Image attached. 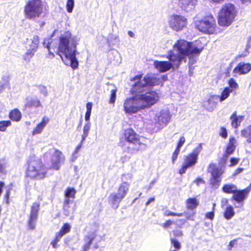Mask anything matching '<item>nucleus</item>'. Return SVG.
<instances>
[{
	"instance_id": "nucleus-60",
	"label": "nucleus",
	"mask_w": 251,
	"mask_h": 251,
	"mask_svg": "<svg viewBox=\"0 0 251 251\" xmlns=\"http://www.w3.org/2000/svg\"><path fill=\"white\" fill-rule=\"evenodd\" d=\"M228 203L227 199L224 198L221 201V207L223 208L224 206Z\"/></svg>"
},
{
	"instance_id": "nucleus-3",
	"label": "nucleus",
	"mask_w": 251,
	"mask_h": 251,
	"mask_svg": "<svg viewBox=\"0 0 251 251\" xmlns=\"http://www.w3.org/2000/svg\"><path fill=\"white\" fill-rule=\"evenodd\" d=\"M173 48L174 50H170L168 52L176 57L180 64L182 61H186L187 56L193 53L199 54L202 50V48L199 49L195 44L184 40H177Z\"/></svg>"
},
{
	"instance_id": "nucleus-35",
	"label": "nucleus",
	"mask_w": 251,
	"mask_h": 251,
	"mask_svg": "<svg viewBox=\"0 0 251 251\" xmlns=\"http://www.w3.org/2000/svg\"><path fill=\"white\" fill-rule=\"evenodd\" d=\"M9 117L12 120L18 121L21 118V114L19 110L16 109L10 112Z\"/></svg>"
},
{
	"instance_id": "nucleus-37",
	"label": "nucleus",
	"mask_w": 251,
	"mask_h": 251,
	"mask_svg": "<svg viewBox=\"0 0 251 251\" xmlns=\"http://www.w3.org/2000/svg\"><path fill=\"white\" fill-rule=\"evenodd\" d=\"M71 229V226L68 224L66 223L64 224L63 226L60 229V231L58 232L63 236L66 233L70 232Z\"/></svg>"
},
{
	"instance_id": "nucleus-25",
	"label": "nucleus",
	"mask_w": 251,
	"mask_h": 251,
	"mask_svg": "<svg viewBox=\"0 0 251 251\" xmlns=\"http://www.w3.org/2000/svg\"><path fill=\"white\" fill-rule=\"evenodd\" d=\"M236 140L234 137H232L229 138V141L227 145L225 152V156L227 157L233 153L236 148Z\"/></svg>"
},
{
	"instance_id": "nucleus-32",
	"label": "nucleus",
	"mask_w": 251,
	"mask_h": 251,
	"mask_svg": "<svg viewBox=\"0 0 251 251\" xmlns=\"http://www.w3.org/2000/svg\"><path fill=\"white\" fill-rule=\"evenodd\" d=\"M91 128V123L90 122H87L84 125L83 128V134L81 136V141L82 143L85 140L86 138L88 136L89 132Z\"/></svg>"
},
{
	"instance_id": "nucleus-29",
	"label": "nucleus",
	"mask_w": 251,
	"mask_h": 251,
	"mask_svg": "<svg viewBox=\"0 0 251 251\" xmlns=\"http://www.w3.org/2000/svg\"><path fill=\"white\" fill-rule=\"evenodd\" d=\"M235 211L232 205H228L225 209L224 216L227 220L231 219L235 215Z\"/></svg>"
},
{
	"instance_id": "nucleus-23",
	"label": "nucleus",
	"mask_w": 251,
	"mask_h": 251,
	"mask_svg": "<svg viewBox=\"0 0 251 251\" xmlns=\"http://www.w3.org/2000/svg\"><path fill=\"white\" fill-rule=\"evenodd\" d=\"M49 122V119L46 116H44L42 120V121L38 124L33 129L32 134L33 135H37L41 133L45 127L47 126Z\"/></svg>"
},
{
	"instance_id": "nucleus-50",
	"label": "nucleus",
	"mask_w": 251,
	"mask_h": 251,
	"mask_svg": "<svg viewBox=\"0 0 251 251\" xmlns=\"http://www.w3.org/2000/svg\"><path fill=\"white\" fill-rule=\"evenodd\" d=\"M220 135L224 138H226L227 137V133L226 129L225 127H222L221 128Z\"/></svg>"
},
{
	"instance_id": "nucleus-19",
	"label": "nucleus",
	"mask_w": 251,
	"mask_h": 251,
	"mask_svg": "<svg viewBox=\"0 0 251 251\" xmlns=\"http://www.w3.org/2000/svg\"><path fill=\"white\" fill-rule=\"evenodd\" d=\"M197 3V0H178V4L181 8L187 12L194 10Z\"/></svg>"
},
{
	"instance_id": "nucleus-43",
	"label": "nucleus",
	"mask_w": 251,
	"mask_h": 251,
	"mask_svg": "<svg viewBox=\"0 0 251 251\" xmlns=\"http://www.w3.org/2000/svg\"><path fill=\"white\" fill-rule=\"evenodd\" d=\"M180 150L176 148L175 151L173 153L172 156V163L174 164L175 161L176 160L178 155L180 152Z\"/></svg>"
},
{
	"instance_id": "nucleus-55",
	"label": "nucleus",
	"mask_w": 251,
	"mask_h": 251,
	"mask_svg": "<svg viewBox=\"0 0 251 251\" xmlns=\"http://www.w3.org/2000/svg\"><path fill=\"white\" fill-rule=\"evenodd\" d=\"M10 195V190L8 189L7 190V191L5 193V196H4V200L5 201L6 203H8V200L9 198Z\"/></svg>"
},
{
	"instance_id": "nucleus-48",
	"label": "nucleus",
	"mask_w": 251,
	"mask_h": 251,
	"mask_svg": "<svg viewBox=\"0 0 251 251\" xmlns=\"http://www.w3.org/2000/svg\"><path fill=\"white\" fill-rule=\"evenodd\" d=\"M228 84L230 86V87L232 88H236L238 87L237 83L235 82L234 79L233 78H231L228 81Z\"/></svg>"
},
{
	"instance_id": "nucleus-17",
	"label": "nucleus",
	"mask_w": 251,
	"mask_h": 251,
	"mask_svg": "<svg viewBox=\"0 0 251 251\" xmlns=\"http://www.w3.org/2000/svg\"><path fill=\"white\" fill-rule=\"evenodd\" d=\"M39 206L40 204L37 202L34 203L31 206L28 221V227L30 229H34L35 228Z\"/></svg>"
},
{
	"instance_id": "nucleus-4",
	"label": "nucleus",
	"mask_w": 251,
	"mask_h": 251,
	"mask_svg": "<svg viewBox=\"0 0 251 251\" xmlns=\"http://www.w3.org/2000/svg\"><path fill=\"white\" fill-rule=\"evenodd\" d=\"M125 141L122 143V148L125 152L132 153L139 151H143L147 148V145L144 143L135 131L132 128H127L125 131Z\"/></svg>"
},
{
	"instance_id": "nucleus-34",
	"label": "nucleus",
	"mask_w": 251,
	"mask_h": 251,
	"mask_svg": "<svg viewBox=\"0 0 251 251\" xmlns=\"http://www.w3.org/2000/svg\"><path fill=\"white\" fill-rule=\"evenodd\" d=\"M242 135L247 139L249 143L251 142V126H250L241 131Z\"/></svg>"
},
{
	"instance_id": "nucleus-61",
	"label": "nucleus",
	"mask_w": 251,
	"mask_h": 251,
	"mask_svg": "<svg viewBox=\"0 0 251 251\" xmlns=\"http://www.w3.org/2000/svg\"><path fill=\"white\" fill-rule=\"evenodd\" d=\"M91 112H86L85 115V120L87 122H89L91 116Z\"/></svg>"
},
{
	"instance_id": "nucleus-63",
	"label": "nucleus",
	"mask_w": 251,
	"mask_h": 251,
	"mask_svg": "<svg viewBox=\"0 0 251 251\" xmlns=\"http://www.w3.org/2000/svg\"><path fill=\"white\" fill-rule=\"evenodd\" d=\"M234 242H235V241L234 240H233V241H231L229 244H228V248L229 250H231L232 248L233 247L234 245Z\"/></svg>"
},
{
	"instance_id": "nucleus-7",
	"label": "nucleus",
	"mask_w": 251,
	"mask_h": 251,
	"mask_svg": "<svg viewBox=\"0 0 251 251\" xmlns=\"http://www.w3.org/2000/svg\"><path fill=\"white\" fill-rule=\"evenodd\" d=\"M129 186V183L122 182L118 188L117 193H113L110 195L109 202L113 208L116 209L118 207L119 203L127 194Z\"/></svg>"
},
{
	"instance_id": "nucleus-9",
	"label": "nucleus",
	"mask_w": 251,
	"mask_h": 251,
	"mask_svg": "<svg viewBox=\"0 0 251 251\" xmlns=\"http://www.w3.org/2000/svg\"><path fill=\"white\" fill-rule=\"evenodd\" d=\"M171 54L168 52L166 55V57L169 60V61L157 60L154 61L153 65L159 72L164 73L171 69L176 70L179 68L180 64L178 62V60L176 59L175 56Z\"/></svg>"
},
{
	"instance_id": "nucleus-59",
	"label": "nucleus",
	"mask_w": 251,
	"mask_h": 251,
	"mask_svg": "<svg viewBox=\"0 0 251 251\" xmlns=\"http://www.w3.org/2000/svg\"><path fill=\"white\" fill-rule=\"evenodd\" d=\"M63 237L62 235L60 234L59 233H57L56 235V237L53 241L58 243L61 239V238Z\"/></svg>"
},
{
	"instance_id": "nucleus-57",
	"label": "nucleus",
	"mask_w": 251,
	"mask_h": 251,
	"mask_svg": "<svg viewBox=\"0 0 251 251\" xmlns=\"http://www.w3.org/2000/svg\"><path fill=\"white\" fill-rule=\"evenodd\" d=\"M92 108V103L91 102H88L86 104V111L91 112Z\"/></svg>"
},
{
	"instance_id": "nucleus-22",
	"label": "nucleus",
	"mask_w": 251,
	"mask_h": 251,
	"mask_svg": "<svg viewBox=\"0 0 251 251\" xmlns=\"http://www.w3.org/2000/svg\"><path fill=\"white\" fill-rule=\"evenodd\" d=\"M73 203V200H64L63 205V213L67 216H69L71 214L73 213L76 209V205L74 204L73 207L70 205Z\"/></svg>"
},
{
	"instance_id": "nucleus-18",
	"label": "nucleus",
	"mask_w": 251,
	"mask_h": 251,
	"mask_svg": "<svg viewBox=\"0 0 251 251\" xmlns=\"http://www.w3.org/2000/svg\"><path fill=\"white\" fill-rule=\"evenodd\" d=\"M251 189L248 187L243 190L237 189L232 197V200L239 203L243 202L248 195Z\"/></svg>"
},
{
	"instance_id": "nucleus-46",
	"label": "nucleus",
	"mask_w": 251,
	"mask_h": 251,
	"mask_svg": "<svg viewBox=\"0 0 251 251\" xmlns=\"http://www.w3.org/2000/svg\"><path fill=\"white\" fill-rule=\"evenodd\" d=\"M171 244L176 250H179L181 248L180 243L175 239H171Z\"/></svg>"
},
{
	"instance_id": "nucleus-45",
	"label": "nucleus",
	"mask_w": 251,
	"mask_h": 251,
	"mask_svg": "<svg viewBox=\"0 0 251 251\" xmlns=\"http://www.w3.org/2000/svg\"><path fill=\"white\" fill-rule=\"evenodd\" d=\"M116 97V90L113 89L111 91V97L109 102L113 103L115 101Z\"/></svg>"
},
{
	"instance_id": "nucleus-8",
	"label": "nucleus",
	"mask_w": 251,
	"mask_h": 251,
	"mask_svg": "<svg viewBox=\"0 0 251 251\" xmlns=\"http://www.w3.org/2000/svg\"><path fill=\"white\" fill-rule=\"evenodd\" d=\"M202 144H199L193 150L192 152L185 156L183 164L179 170V173L182 175L185 173L186 170L191 167H193L198 162V156L202 151Z\"/></svg>"
},
{
	"instance_id": "nucleus-49",
	"label": "nucleus",
	"mask_w": 251,
	"mask_h": 251,
	"mask_svg": "<svg viewBox=\"0 0 251 251\" xmlns=\"http://www.w3.org/2000/svg\"><path fill=\"white\" fill-rule=\"evenodd\" d=\"M189 58V66L191 65L192 67V65L196 62V59L195 55H193V54H191L190 55L188 56Z\"/></svg>"
},
{
	"instance_id": "nucleus-28",
	"label": "nucleus",
	"mask_w": 251,
	"mask_h": 251,
	"mask_svg": "<svg viewBox=\"0 0 251 251\" xmlns=\"http://www.w3.org/2000/svg\"><path fill=\"white\" fill-rule=\"evenodd\" d=\"M237 189L236 186L232 184H225L222 188L223 191L227 194H234Z\"/></svg>"
},
{
	"instance_id": "nucleus-47",
	"label": "nucleus",
	"mask_w": 251,
	"mask_h": 251,
	"mask_svg": "<svg viewBox=\"0 0 251 251\" xmlns=\"http://www.w3.org/2000/svg\"><path fill=\"white\" fill-rule=\"evenodd\" d=\"M185 142V138L184 136H181L179 138V141L177 143V145L176 147V148L179 149L180 150V148L182 147V146L183 145Z\"/></svg>"
},
{
	"instance_id": "nucleus-38",
	"label": "nucleus",
	"mask_w": 251,
	"mask_h": 251,
	"mask_svg": "<svg viewBox=\"0 0 251 251\" xmlns=\"http://www.w3.org/2000/svg\"><path fill=\"white\" fill-rule=\"evenodd\" d=\"M11 122L10 121H2L0 122V131H5L7 127L11 126Z\"/></svg>"
},
{
	"instance_id": "nucleus-30",
	"label": "nucleus",
	"mask_w": 251,
	"mask_h": 251,
	"mask_svg": "<svg viewBox=\"0 0 251 251\" xmlns=\"http://www.w3.org/2000/svg\"><path fill=\"white\" fill-rule=\"evenodd\" d=\"M199 205L196 198H189L186 201V207L188 209H194Z\"/></svg>"
},
{
	"instance_id": "nucleus-51",
	"label": "nucleus",
	"mask_w": 251,
	"mask_h": 251,
	"mask_svg": "<svg viewBox=\"0 0 251 251\" xmlns=\"http://www.w3.org/2000/svg\"><path fill=\"white\" fill-rule=\"evenodd\" d=\"M40 91L42 94H43L45 97L47 96L48 95V91L46 87L44 86H41L40 87Z\"/></svg>"
},
{
	"instance_id": "nucleus-6",
	"label": "nucleus",
	"mask_w": 251,
	"mask_h": 251,
	"mask_svg": "<svg viewBox=\"0 0 251 251\" xmlns=\"http://www.w3.org/2000/svg\"><path fill=\"white\" fill-rule=\"evenodd\" d=\"M46 170L38 159H31L26 171V176L31 179H40L45 177Z\"/></svg>"
},
{
	"instance_id": "nucleus-1",
	"label": "nucleus",
	"mask_w": 251,
	"mask_h": 251,
	"mask_svg": "<svg viewBox=\"0 0 251 251\" xmlns=\"http://www.w3.org/2000/svg\"><path fill=\"white\" fill-rule=\"evenodd\" d=\"M142 75H137L131 80L135 83L131 89L133 94L138 93L137 95L143 108L149 107L155 104L158 100V94L153 91H149L148 86L159 85L164 81L166 76L157 78L154 76L147 75L142 79Z\"/></svg>"
},
{
	"instance_id": "nucleus-5",
	"label": "nucleus",
	"mask_w": 251,
	"mask_h": 251,
	"mask_svg": "<svg viewBox=\"0 0 251 251\" xmlns=\"http://www.w3.org/2000/svg\"><path fill=\"white\" fill-rule=\"evenodd\" d=\"M236 14V8L233 4H224L219 12V24L222 26H229L234 21Z\"/></svg>"
},
{
	"instance_id": "nucleus-58",
	"label": "nucleus",
	"mask_w": 251,
	"mask_h": 251,
	"mask_svg": "<svg viewBox=\"0 0 251 251\" xmlns=\"http://www.w3.org/2000/svg\"><path fill=\"white\" fill-rule=\"evenodd\" d=\"M230 162H231V166L235 165L236 164H237L238 163V159L237 158H234V157L231 158L230 159Z\"/></svg>"
},
{
	"instance_id": "nucleus-62",
	"label": "nucleus",
	"mask_w": 251,
	"mask_h": 251,
	"mask_svg": "<svg viewBox=\"0 0 251 251\" xmlns=\"http://www.w3.org/2000/svg\"><path fill=\"white\" fill-rule=\"evenodd\" d=\"M189 75L190 76H192L193 75V69H194V67H192L191 65H189Z\"/></svg>"
},
{
	"instance_id": "nucleus-36",
	"label": "nucleus",
	"mask_w": 251,
	"mask_h": 251,
	"mask_svg": "<svg viewBox=\"0 0 251 251\" xmlns=\"http://www.w3.org/2000/svg\"><path fill=\"white\" fill-rule=\"evenodd\" d=\"M231 91L232 90H230L229 88H225L222 92L221 96L220 97L219 96V99H220V101L222 102L227 98Z\"/></svg>"
},
{
	"instance_id": "nucleus-54",
	"label": "nucleus",
	"mask_w": 251,
	"mask_h": 251,
	"mask_svg": "<svg viewBox=\"0 0 251 251\" xmlns=\"http://www.w3.org/2000/svg\"><path fill=\"white\" fill-rule=\"evenodd\" d=\"M195 182L197 184V186H199L201 184H204L205 181L201 178H198L195 180Z\"/></svg>"
},
{
	"instance_id": "nucleus-20",
	"label": "nucleus",
	"mask_w": 251,
	"mask_h": 251,
	"mask_svg": "<svg viewBox=\"0 0 251 251\" xmlns=\"http://www.w3.org/2000/svg\"><path fill=\"white\" fill-rule=\"evenodd\" d=\"M97 235L96 231H94L89 232L87 235L84 237L83 239L84 244L82 246V251H88L89 250L92 243L96 238Z\"/></svg>"
},
{
	"instance_id": "nucleus-27",
	"label": "nucleus",
	"mask_w": 251,
	"mask_h": 251,
	"mask_svg": "<svg viewBox=\"0 0 251 251\" xmlns=\"http://www.w3.org/2000/svg\"><path fill=\"white\" fill-rule=\"evenodd\" d=\"M25 105L26 106L28 107H42V105L40 102V100L36 98L26 99Z\"/></svg>"
},
{
	"instance_id": "nucleus-13",
	"label": "nucleus",
	"mask_w": 251,
	"mask_h": 251,
	"mask_svg": "<svg viewBox=\"0 0 251 251\" xmlns=\"http://www.w3.org/2000/svg\"><path fill=\"white\" fill-rule=\"evenodd\" d=\"M168 22L169 26L176 31L182 30L187 25V19L179 15L171 16L169 19Z\"/></svg>"
},
{
	"instance_id": "nucleus-33",
	"label": "nucleus",
	"mask_w": 251,
	"mask_h": 251,
	"mask_svg": "<svg viewBox=\"0 0 251 251\" xmlns=\"http://www.w3.org/2000/svg\"><path fill=\"white\" fill-rule=\"evenodd\" d=\"M76 190L74 188H68L65 192V200H70V198L74 199Z\"/></svg>"
},
{
	"instance_id": "nucleus-11",
	"label": "nucleus",
	"mask_w": 251,
	"mask_h": 251,
	"mask_svg": "<svg viewBox=\"0 0 251 251\" xmlns=\"http://www.w3.org/2000/svg\"><path fill=\"white\" fill-rule=\"evenodd\" d=\"M196 27L200 31L208 34H212L215 30L216 21L212 16H207L201 20L195 22Z\"/></svg>"
},
{
	"instance_id": "nucleus-52",
	"label": "nucleus",
	"mask_w": 251,
	"mask_h": 251,
	"mask_svg": "<svg viewBox=\"0 0 251 251\" xmlns=\"http://www.w3.org/2000/svg\"><path fill=\"white\" fill-rule=\"evenodd\" d=\"M205 217L206 218L209 219L211 220H212L214 217V211L207 212L205 215Z\"/></svg>"
},
{
	"instance_id": "nucleus-15",
	"label": "nucleus",
	"mask_w": 251,
	"mask_h": 251,
	"mask_svg": "<svg viewBox=\"0 0 251 251\" xmlns=\"http://www.w3.org/2000/svg\"><path fill=\"white\" fill-rule=\"evenodd\" d=\"M208 172L211 174L210 183L212 187L215 189L218 188L220 185V176L223 173L221 169L216 167L214 165L211 164L208 168Z\"/></svg>"
},
{
	"instance_id": "nucleus-53",
	"label": "nucleus",
	"mask_w": 251,
	"mask_h": 251,
	"mask_svg": "<svg viewBox=\"0 0 251 251\" xmlns=\"http://www.w3.org/2000/svg\"><path fill=\"white\" fill-rule=\"evenodd\" d=\"M173 224V222L171 220H167L166 221L163 225V226L164 228H168L170 226H171Z\"/></svg>"
},
{
	"instance_id": "nucleus-56",
	"label": "nucleus",
	"mask_w": 251,
	"mask_h": 251,
	"mask_svg": "<svg viewBox=\"0 0 251 251\" xmlns=\"http://www.w3.org/2000/svg\"><path fill=\"white\" fill-rule=\"evenodd\" d=\"M251 46V36L247 38V42L246 45V50L249 49Z\"/></svg>"
},
{
	"instance_id": "nucleus-24",
	"label": "nucleus",
	"mask_w": 251,
	"mask_h": 251,
	"mask_svg": "<svg viewBox=\"0 0 251 251\" xmlns=\"http://www.w3.org/2000/svg\"><path fill=\"white\" fill-rule=\"evenodd\" d=\"M251 70V65L249 63H240L234 68V74H246Z\"/></svg>"
},
{
	"instance_id": "nucleus-2",
	"label": "nucleus",
	"mask_w": 251,
	"mask_h": 251,
	"mask_svg": "<svg viewBox=\"0 0 251 251\" xmlns=\"http://www.w3.org/2000/svg\"><path fill=\"white\" fill-rule=\"evenodd\" d=\"M79 39L69 31L62 35L59 38L58 54L66 65H70L73 69H76L78 66L76 53V46Z\"/></svg>"
},
{
	"instance_id": "nucleus-14",
	"label": "nucleus",
	"mask_w": 251,
	"mask_h": 251,
	"mask_svg": "<svg viewBox=\"0 0 251 251\" xmlns=\"http://www.w3.org/2000/svg\"><path fill=\"white\" fill-rule=\"evenodd\" d=\"M49 152L51 154V168L56 170H59L61 164L63 163L65 160L64 155L60 151L54 148L50 149Z\"/></svg>"
},
{
	"instance_id": "nucleus-41",
	"label": "nucleus",
	"mask_w": 251,
	"mask_h": 251,
	"mask_svg": "<svg viewBox=\"0 0 251 251\" xmlns=\"http://www.w3.org/2000/svg\"><path fill=\"white\" fill-rule=\"evenodd\" d=\"M179 214H182V216H185L188 220H194V217L195 213L193 212H190L188 211H185L184 213H180Z\"/></svg>"
},
{
	"instance_id": "nucleus-16",
	"label": "nucleus",
	"mask_w": 251,
	"mask_h": 251,
	"mask_svg": "<svg viewBox=\"0 0 251 251\" xmlns=\"http://www.w3.org/2000/svg\"><path fill=\"white\" fill-rule=\"evenodd\" d=\"M172 115L167 109H163L159 115L156 116V125L158 128H162L166 126L170 122Z\"/></svg>"
},
{
	"instance_id": "nucleus-40",
	"label": "nucleus",
	"mask_w": 251,
	"mask_h": 251,
	"mask_svg": "<svg viewBox=\"0 0 251 251\" xmlns=\"http://www.w3.org/2000/svg\"><path fill=\"white\" fill-rule=\"evenodd\" d=\"M33 51L27 50V51L23 55V59L26 62L29 61L30 59L34 54Z\"/></svg>"
},
{
	"instance_id": "nucleus-64",
	"label": "nucleus",
	"mask_w": 251,
	"mask_h": 251,
	"mask_svg": "<svg viewBox=\"0 0 251 251\" xmlns=\"http://www.w3.org/2000/svg\"><path fill=\"white\" fill-rule=\"evenodd\" d=\"M155 200V199L154 198H151L149 199L148 201L146 202V205H149L151 202H153Z\"/></svg>"
},
{
	"instance_id": "nucleus-42",
	"label": "nucleus",
	"mask_w": 251,
	"mask_h": 251,
	"mask_svg": "<svg viewBox=\"0 0 251 251\" xmlns=\"http://www.w3.org/2000/svg\"><path fill=\"white\" fill-rule=\"evenodd\" d=\"M50 38L45 39L43 42V45L45 47L47 48L48 49L50 53L52 54L53 55V53H52L51 51H50Z\"/></svg>"
},
{
	"instance_id": "nucleus-12",
	"label": "nucleus",
	"mask_w": 251,
	"mask_h": 251,
	"mask_svg": "<svg viewBox=\"0 0 251 251\" xmlns=\"http://www.w3.org/2000/svg\"><path fill=\"white\" fill-rule=\"evenodd\" d=\"M124 111L126 115H132L144 109L140 102L137 95L131 98L126 99L123 105Z\"/></svg>"
},
{
	"instance_id": "nucleus-21",
	"label": "nucleus",
	"mask_w": 251,
	"mask_h": 251,
	"mask_svg": "<svg viewBox=\"0 0 251 251\" xmlns=\"http://www.w3.org/2000/svg\"><path fill=\"white\" fill-rule=\"evenodd\" d=\"M39 39L38 36H34L32 38L27 39L26 43V48L31 51L35 52L38 47Z\"/></svg>"
},
{
	"instance_id": "nucleus-10",
	"label": "nucleus",
	"mask_w": 251,
	"mask_h": 251,
	"mask_svg": "<svg viewBox=\"0 0 251 251\" xmlns=\"http://www.w3.org/2000/svg\"><path fill=\"white\" fill-rule=\"evenodd\" d=\"M41 0H29L25 7V13L27 18L33 19L39 17L42 12Z\"/></svg>"
},
{
	"instance_id": "nucleus-39",
	"label": "nucleus",
	"mask_w": 251,
	"mask_h": 251,
	"mask_svg": "<svg viewBox=\"0 0 251 251\" xmlns=\"http://www.w3.org/2000/svg\"><path fill=\"white\" fill-rule=\"evenodd\" d=\"M74 5V0H67L66 3V9L68 13H72L73 12Z\"/></svg>"
},
{
	"instance_id": "nucleus-44",
	"label": "nucleus",
	"mask_w": 251,
	"mask_h": 251,
	"mask_svg": "<svg viewBox=\"0 0 251 251\" xmlns=\"http://www.w3.org/2000/svg\"><path fill=\"white\" fill-rule=\"evenodd\" d=\"M164 215L166 216H178L181 217L182 216V214H178L177 213L171 212L170 210H166L164 213Z\"/></svg>"
},
{
	"instance_id": "nucleus-31",
	"label": "nucleus",
	"mask_w": 251,
	"mask_h": 251,
	"mask_svg": "<svg viewBox=\"0 0 251 251\" xmlns=\"http://www.w3.org/2000/svg\"><path fill=\"white\" fill-rule=\"evenodd\" d=\"M219 99V96H212L210 99H208L207 102L208 105H207V109L208 111H212L216 106L215 100Z\"/></svg>"
},
{
	"instance_id": "nucleus-26",
	"label": "nucleus",
	"mask_w": 251,
	"mask_h": 251,
	"mask_svg": "<svg viewBox=\"0 0 251 251\" xmlns=\"http://www.w3.org/2000/svg\"><path fill=\"white\" fill-rule=\"evenodd\" d=\"M230 120L231 121V126L233 127L237 128L242 121L243 118L241 116H238L236 115V113L234 112L231 116Z\"/></svg>"
}]
</instances>
